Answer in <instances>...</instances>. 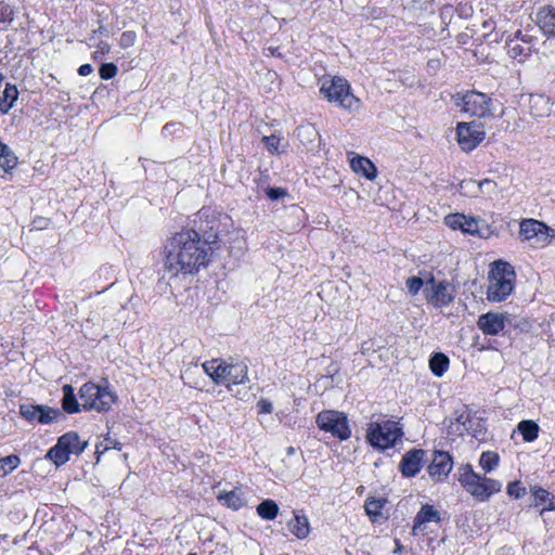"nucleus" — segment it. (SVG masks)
<instances>
[{
  "instance_id": "nucleus-1",
  "label": "nucleus",
  "mask_w": 555,
  "mask_h": 555,
  "mask_svg": "<svg viewBox=\"0 0 555 555\" xmlns=\"http://www.w3.org/2000/svg\"><path fill=\"white\" fill-rule=\"evenodd\" d=\"M211 255L212 247L201 241L196 231L184 227L163 243L160 262L171 279L197 273L208 266Z\"/></svg>"
},
{
  "instance_id": "nucleus-2",
  "label": "nucleus",
  "mask_w": 555,
  "mask_h": 555,
  "mask_svg": "<svg viewBox=\"0 0 555 555\" xmlns=\"http://www.w3.org/2000/svg\"><path fill=\"white\" fill-rule=\"evenodd\" d=\"M231 224L232 221L228 215L211 207H203L190 219L186 227L196 231L201 241H206V244L211 246L214 250L219 236L228 232Z\"/></svg>"
},
{
  "instance_id": "nucleus-3",
  "label": "nucleus",
  "mask_w": 555,
  "mask_h": 555,
  "mask_svg": "<svg viewBox=\"0 0 555 555\" xmlns=\"http://www.w3.org/2000/svg\"><path fill=\"white\" fill-rule=\"evenodd\" d=\"M455 476L462 488L478 502H487L502 490L500 480L476 473L468 463L462 464Z\"/></svg>"
},
{
  "instance_id": "nucleus-4",
  "label": "nucleus",
  "mask_w": 555,
  "mask_h": 555,
  "mask_svg": "<svg viewBox=\"0 0 555 555\" xmlns=\"http://www.w3.org/2000/svg\"><path fill=\"white\" fill-rule=\"evenodd\" d=\"M202 367L216 385H223L228 389L248 382V365L244 361L227 362L217 358L205 361Z\"/></svg>"
},
{
  "instance_id": "nucleus-5",
  "label": "nucleus",
  "mask_w": 555,
  "mask_h": 555,
  "mask_svg": "<svg viewBox=\"0 0 555 555\" xmlns=\"http://www.w3.org/2000/svg\"><path fill=\"white\" fill-rule=\"evenodd\" d=\"M516 274L514 268L504 261H495L490 272L487 299L492 302L505 300L513 292Z\"/></svg>"
},
{
  "instance_id": "nucleus-6",
  "label": "nucleus",
  "mask_w": 555,
  "mask_h": 555,
  "mask_svg": "<svg viewBox=\"0 0 555 555\" xmlns=\"http://www.w3.org/2000/svg\"><path fill=\"white\" fill-rule=\"evenodd\" d=\"M320 93L328 101L347 111H358L361 101L351 93L349 82L341 77L335 76L322 81Z\"/></svg>"
},
{
  "instance_id": "nucleus-7",
  "label": "nucleus",
  "mask_w": 555,
  "mask_h": 555,
  "mask_svg": "<svg viewBox=\"0 0 555 555\" xmlns=\"http://www.w3.org/2000/svg\"><path fill=\"white\" fill-rule=\"evenodd\" d=\"M403 436L398 423L390 420L371 422L366 429V440L375 449L385 450L393 447Z\"/></svg>"
},
{
  "instance_id": "nucleus-8",
  "label": "nucleus",
  "mask_w": 555,
  "mask_h": 555,
  "mask_svg": "<svg viewBox=\"0 0 555 555\" xmlns=\"http://www.w3.org/2000/svg\"><path fill=\"white\" fill-rule=\"evenodd\" d=\"M81 406L86 411L106 412L117 400V396L108 389L94 383H85L79 389Z\"/></svg>"
},
{
  "instance_id": "nucleus-9",
  "label": "nucleus",
  "mask_w": 555,
  "mask_h": 555,
  "mask_svg": "<svg viewBox=\"0 0 555 555\" xmlns=\"http://www.w3.org/2000/svg\"><path fill=\"white\" fill-rule=\"evenodd\" d=\"M88 446L76 431H67L59 437L56 443L48 451L47 456L56 465L67 463L70 455H80Z\"/></svg>"
},
{
  "instance_id": "nucleus-10",
  "label": "nucleus",
  "mask_w": 555,
  "mask_h": 555,
  "mask_svg": "<svg viewBox=\"0 0 555 555\" xmlns=\"http://www.w3.org/2000/svg\"><path fill=\"white\" fill-rule=\"evenodd\" d=\"M315 423L321 430L331 434L339 440H347L351 436L348 418L343 412L334 410L322 411L317 415Z\"/></svg>"
},
{
  "instance_id": "nucleus-11",
  "label": "nucleus",
  "mask_w": 555,
  "mask_h": 555,
  "mask_svg": "<svg viewBox=\"0 0 555 555\" xmlns=\"http://www.w3.org/2000/svg\"><path fill=\"white\" fill-rule=\"evenodd\" d=\"M441 522V515L434 505L424 504L417 512L413 520L412 534L414 537H426L431 542L436 534L435 528L438 529Z\"/></svg>"
},
{
  "instance_id": "nucleus-12",
  "label": "nucleus",
  "mask_w": 555,
  "mask_h": 555,
  "mask_svg": "<svg viewBox=\"0 0 555 555\" xmlns=\"http://www.w3.org/2000/svg\"><path fill=\"white\" fill-rule=\"evenodd\" d=\"M424 296L428 304L436 308L450 305L455 297L454 286L447 280H436L431 273H427Z\"/></svg>"
},
{
  "instance_id": "nucleus-13",
  "label": "nucleus",
  "mask_w": 555,
  "mask_h": 555,
  "mask_svg": "<svg viewBox=\"0 0 555 555\" xmlns=\"http://www.w3.org/2000/svg\"><path fill=\"white\" fill-rule=\"evenodd\" d=\"M456 106L461 111L476 117H487L493 115L492 99L478 91H468L455 100Z\"/></svg>"
},
{
  "instance_id": "nucleus-14",
  "label": "nucleus",
  "mask_w": 555,
  "mask_h": 555,
  "mask_svg": "<svg viewBox=\"0 0 555 555\" xmlns=\"http://www.w3.org/2000/svg\"><path fill=\"white\" fill-rule=\"evenodd\" d=\"M519 235L533 245L546 246L555 237V231L541 221L525 219L520 222Z\"/></svg>"
},
{
  "instance_id": "nucleus-15",
  "label": "nucleus",
  "mask_w": 555,
  "mask_h": 555,
  "mask_svg": "<svg viewBox=\"0 0 555 555\" xmlns=\"http://www.w3.org/2000/svg\"><path fill=\"white\" fill-rule=\"evenodd\" d=\"M537 39L528 33L517 30L505 41L507 54L519 63L525 62L533 52Z\"/></svg>"
},
{
  "instance_id": "nucleus-16",
  "label": "nucleus",
  "mask_w": 555,
  "mask_h": 555,
  "mask_svg": "<svg viewBox=\"0 0 555 555\" xmlns=\"http://www.w3.org/2000/svg\"><path fill=\"white\" fill-rule=\"evenodd\" d=\"M20 415L30 424L48 425L61 415V411L48 405L22 403L18 408Z\"/></svg>"
},
{
  "instance_id": "nucleus-17",
  "label": "nucleus",
  "mask_w": 555,
  "mask_h": 555,
  "mask_svg": "<svg viewBox=\"0 0 555 555\" xmlns=\"http://www.w3.org/2000/svg\"><path fill=\"white\" fill-rule=\"evenodd\" d=\"M456 137L460 147L465 152H470L485 140L486 133L475 122H459Z\"/></svg>"
},
{
  "instance_id": "nucleus-18",
  "label": "nucleus",
  "mask_w": 555,
  "mask_h": 555,
  "mask_svg": "<svg viewBox=\"0 0 555 555\" xmlns=\"http://www.w3.org/2000/svg\"><path fill=\"white\" fill-rule=\"evenodd\" d=\"M453 468L452 456L444 451H435L431 463L427 470L435 482H442L447 479Z\"/></svg>"
},
{
  "instance_id": "nucleus-19",
  "label": "nucleus",
  "mask_w": 555,
  "mask_h": 555,
  "mask_svg": "<svg viewBox=\"0 0 555 555\" xmlns=\"http://www.w3.org/2000/svg\"><path fill=\"white\" fill-rule=\"evenodd\" d=\"M425 454L426 452L422 449L408 451L399 465L402 476L406 478L416 476L423 467Z\"/></svg>"
},
{
  "instance_id": "nucleus-20",
  "label": "nucleus",
  "mask_w": 555,
  "mask_h": 555,
  "mask_svg": "<svg viewBox=\"0 0 555 555\" xmlns=\"http://www.w3.org/2000/svg\"><path fill=\"white\" fill-rule=\"evenodd\" d=\"M506 315L499 312H487L478 318L477 326L485 334L496 336L505 328Z\"/></svg>"
},
{
  "instance_id": "nucleus-21",
  "label": "nucleus",
  "mask_w": 555,
  "mask_h": 555,
  "mask_svg": "<svg viewBox=\"0 0 555 555\" xmlns=\"http://www.w3.org/2000/svg\"><path fill=\"white\" fill-rule=\"evenodd\" d=\"M444 223L453 230H461L470 235L479 233V220L464 214L448 215L444 218Z\"/></svg>"
},
{
  "instance_id": "nucleus-22",
  "label": "nucleus",
  "mask_w": 555,
  "mask_h": 555,
  "mask_svg": "<svg viewBox=\"0 0 555 555\" xmlns=\"http://www.w3.org/2000/svg\"><path fill=\"white\" fill-rule=\"evenodd\" d=\"M348 158L350 168L354 173L361 175L369 180L376 178L377 169L367 157L357 155L354 152H349Z\"/></svg>"
},
{
  "instance_id": "nucleus-23",
  "label": "nucleus",
  "mask_w": 555,
  "mask_h": 555,
  "mask_svg": "<svg viewBox=\"0 0 555 555\" xmlns=\"http://www.w3.org/2000/svg\"><path fill=\"white\" fill-rule=\"evenodd\" d=\"M530 113L534 117H546L555 114V100L544 94L531 95Z\"/></svg>"
},
{
  "instance_id": "nucleus-24",
  "label": "nucleus",
  "mask_w": 555,
  "mask_h": 555,
  "mask_svg": "<svg viewBox=\"0 0 555 555\" xmlns=\"http://www.w3.org/2000/svg\"><path fill=\"white\" fill-rule=\"evenodd\" d=\"M537 24L547 38H555V8L552 5L540 8L537 13Z\"/></svg>"
},
{
  "instance_id": "nucleus-25",
  "label": "nucleus",
  "mask_w": 555,
  "mask_h": 555,
  "mask_svg": "<svg viewBox=\"0 0 555 555\" xmlns=\"http://www.w3.org/2000/svg\"><path fill=\"white\" fill-rule=\"evenodd\" d=\"M457 422L461 423L465 430L478 441H485L487 436L486 423L481 418L469 417V415H460Z\"/></svg>"
},
{
  "instance_id": "nucleus-26",
  "label": "nucleus",
  "mask_w": 555,
  "mask_h": 555,
  "mask_svg": "<svg viewBox=\"0 0 555 555\" xmlns=\"http://www.w3.org/2000/svg\"><path fill=\"white\" fill-rule=\"evenodd\" d=\"M287 527L289 531L300 540L306 539L310 532L308 518L297 512L294 513V517L288 521Z\"/></svg>"
},
{
  "instance_id": "nucleus-27",
  "label": "nucleus",
  "mask_w": 555,
  "mask_h": 555,
  "mask_svg": "<svg viewBox=\"0 0 555 555\" xmlns=\"http://www.w3.org/2000/svg\"><path fill=\"white\" fill-rule=\"evenodd\" d=\"M217 499L221 504L233 511H238L246 504L242 492L237 489L228 492H221L218 494Z\"/></svg>"
},
{
  "instance_id": "nucleus-28",
  "label": "nucleus",
  "mask_w": 555,
  "mask_h": 555,
  "mask_svg": "<svg viewBox=\"0 0 555 555\" xmlns=\"http://www.w3.org/2000/svg\"><path fill=\"white\" fill-rule=\"evenodd\" d=\"M62 409L68 414L80 412V404L76 398L73 386L68 384L64 385L62 387Z\"/></svg>"
},
{
  "instance_id": "nucleus-29",
  "label": "nucleus",
  "mask_w": 555,
  "mask_h": 555,
  "mask_svg": "<svg viewBox=\"0 0 555 555\" xmlns=\"http://www.w3.org/2000/svg\"><path fill=\"white\" fill-rule=\"evenodd\" d=\"M517 430L526 442H532L539 437V425L530 420L521 421L517 425Z\"/></svg>"
},
{
  "instance_id": "nucleus-30",
  "label": "nucleus",
  "mask_w": 555,
  "mask_h": 555,
  "mask_svg": "<svg viewBox=\"0 0 555 555\" xmlns=\"http://www.w3.org/2000/svg\"><path fill=\"white\" fill-rule=\"evenodd\" d=\"M18 91L14 85L8 83L0 95V112L5 114L13 106L16 101Z\"/></svg>"
},
{
  "instance_id": "nucleus-31",
  "label": "nucleus",
  "mask_w": 555,
  "mask_h": 555,
  "mask_svg": "<svg viewBox=\"0 0 555 555\" xmlns=\"http://www.w3.org/2000/svg\"><path fill=\"white\" fill-rule=\"evenodd\" d=\"M500 464V455L494 451H483L479 457V466L485 475L498 468Z\"/></svg>"
},
{
  "instance_id": "nucleus-32",
  "label": "nucleus",
  "mask_w": 555,
  "mask_h": 555,
  "mask_svg": "<svg viewBox=\"0 0 555 555\" xmlns=\"http://www.w3.org/2000/svg\"><path fill=\"white\" fill-rule=\"evenodd\" d=\"M257 514L264 520H273L279 514V506L273 500H264L257 506Z\"/></svg>"
},
{
  "instance_id": "nucleus-33",
  "label": "nucleus",
  "mask_w": 555,
  "mask_h": 555,
  "mask_svg": "<svg viewBox=\"0 0 555 555\" xmlns=\"http://www.w3.org/2000/svg\"><path fill=\"white\" fill-rule=\"evenodd\" d=\"M429 367L436 376H442L449 367V359L443 353H435L429 360Z\"/></svg>"
},
{
  "instance_id": "nucleus-34",
  "label": "nucleus",
  "mask_w": 555,
  "mask_h": 555,
  "mask_svg": "<svg viewBox=\"0 0 555 555\" xmlns=\"http://www.w3.org/2000/svg\"><path fill=\"white\" fill-rule=\"evenodd\" d=\"M21 464V459L16 454H11L0 459V470L5 477Z\"/></svg>"
},
{
  "instance_id": "nucleus-35",
  "label": "nucleus",
  "mask_w": 555,
  "mask_h": 555,
  "mask_svg": "<svg viewBox=\"0 0 555 555\" xmlns=\"http://www.w3.org/2000/svg\"><path fill=\"white\" fill-rule=\"evenodd\" d=\"M89 47L95 49L92 53L93 61L103 60L104 56L111 51V44L105 40H95L93 42H89Z\"/></svg>"
},
{
  "instance_id": "nucleus-36",
  "label": "nucleus",
  "mask_w": 555,
  "mask_h": 555,
  "mask_svg": "<svg viewBox=\"0 0 555 555\" xmlns=\"http://www.w3.org/2000/svg\"><path fill=\"white\" fill-rule=\"evenodd\" d=\"M384 504V500L369 499L364 505L365 512L373 520H376V518L382 514Z\"/></svg>"
},
{
  "instance_id": "nucleus-37",
  "label": "nucleus",
  "mask_w": 555,
  "mask_h": 555,
  "mask_svg": "<svg viewBox=\"0 0 555 555\" xmlns=\"http://www.w3.org/2000/svg\"><path fill=\"white\" fill-rule=\"evenodd\" d=\"M427 274L424 278L411 276L406 280L405 286L411 295H416L422 288H426Z\"/></svg>"
},
{
  "instance_id": "nucleus-38",
  "label": "nucleus",
  "mask_w": 555,
  "mask_h": 555,
  "mask_svg": "<svg viewBox=\"0 0 555 555\" xmlns=\"http://www.w3.org/2000/svg\"><path fill=\"white\" fill-rule=\"evenodd\" d=\"M13 21V11L4 2H0V31L4 30Z\"/></svg>"
},
{
  "instance_id": "nucleus-39",
  "label": "nucleus",
  "mask_w": 555,
  "mask_h": 555,
  "mask_svg": "<svg viewBox=\"0 0 555 555\" xmlns=\"http://www.w3.org/2000/svg\"><path fill=\"white\" fill-rule=\"evenodd\" d=\"M279 422L289 428H294L297 424V415L289 410H281L276 413Z\"/></svg>"
},
{
  "instance_id": "nucleus-40",
  "label": "nucleus",
  "mask_w": 555,
  "mask_h": 555,
  "mask_svg": "<svg viewBox=\"0 0 555 555\" xmlns=\"http://www.w3.org/2000/svg\"><path fill=\"white\" fill-rule=\"evenodd\" d=\"M262 142L269 153L274 154L279 152L281 138L276 134L264 135Z\"/></svg>"
},
{
  "instance_id": "nucleus-41",
  "label": "nucleus",
  "mask_w": 555,
  "mask_h": 555,
  "mask_svg": "<svg viewBox=\"0 0 555 555\" xmlns=\"http://www.w3.org/2000/svg\"><path fill=\"white\" fill-rule=\"evenodd\" d=\"M506 492L511 498L519 499L526 494V488L521 486L520 481H513L507 485Z\"/></svg>"
},
{
  "instance_id": "nucleus-42",
  "label": "nucleus",
  "mask_w": 555,
  "mask_h": 555,
  "mask_svg": "<svg viewBox=\"0 0 555 555\" xmlns=\"http://www.w3.org/2000/svg\"><path fill=\"white\" fill-rule=\"evenodd\" d=\"M117 66L113 63H103L100 67V77L104 80L112 79L117 74Z\"/></svg>"
},
{
  "instance_id": "nucleus-43",
  "label": "nucleus",
  "mask_w": 555,
  "mask_h": 555,
  "mask_svg": "<svg viewBox=\"0 0 555 555\" xmlns=\"http://www.w3.org/2000/svg\"><path fill=\"white\" fill-rule=\"evenodd\" d=\"M531 493L534 498V504L539 505L542 503H547L550 499V492L541 487L531 488Z\"/></svg>"
},
{
  "instance_id": "nucleus-44",
  "label": "nucleus",
  "mask_w": 555,
  "mask_h": 555,
  "mask_svg": "<svg viewBox=\"0 0 555 555\" xmlns=\"http://www.w3.org/2000/svg\"><path fill=\"white\" fill-rule=\"evenodd\" d=\"M137 40V34L132 30L124 31L119 38V46L122 49L130 48L134 44Z\"/></svg>"
},
{
  "instance_id": "nucleus-45",
  "label": "nucleus",
  "mask_w": 555,
  "mask_h": 555,
  "mask_svg": "<svg viewBox=\"0 0 555 555\" xmlns=\"http://www.w3.org/2000/svg\"><path fill=\"white\" fill-rule=\"evenodd\" d=\"M108 33V28L102 22H99V27L91 31L88 41L93 42L95 40H102L100 37H107Z\"/></svg>"
},
{
  "instance_id": "nucleus-46",
  "label": "nucleus",
  "mask_w": 555,
  "mask_h": 555,
  "mask_svg": "<svg viewBox=\"0 0 555 555\" xmlns=\"http://www.w3.org/2000/svg\"><path fill=\"white\" fill-rule=\"evenodd\" d=\"M257 410L260 414H270L273 411V405L270 400L262 398L257 402Z\"/></svg>"
},
{
  "instance_id": "nucleus-47",
  "label": "nucleus",
  "mask_w": 555,
  "mask_h": 555,
  "mask_svg": "<svg viewBox=\"0 0 555 555\" xmlns=\"http://www.w3.org/2000/svg\"><path fill=\"white\" fill-rule=\"evenodd\" d=\"M266 194L270 199L275 201L284 197L286 195V191L282 188H268Z\"/></svg>"
},
{
  "instance_id": "nucleus-48",
  "label": "nucleus",
  "mask_w": 555,
  "mask_h": 555,
  "mask_svg": "<svg viewBox=\"0 0 555 555\" xmlns=\"http://www.w3.org/2000/svg\"><path fill=\"white\" fill-rule=\"evenodd\" d=\"M93 70L92 66L90 64H83L78 68V74L80 76H88Z\"/></svg>"
},
{
  "instance_id": "nucleus-49",
  "label": "nucleus",
  "mask_w": 555,
  "mask_h": 555,
  "mask_svg": "<svg viewBox=\"0 0 555 555\" xmlns=\"http://www.w3.org/2000/svg\"><path fill=\"white\" fill-rule=\"evenodd\" d=\"M545 511H555V495L550 494L547 506L541 511V514H543Z\"/></svg>"
},
{
  "instance_id": "nucleus-50",
  "label": "nucleus",
  "mask_w": 555,
  "mask_h": 555,
  "mask_svg": "<svg viewBox=\"0 0 555 555\" xmlns=\"http://www.w3.org/2000/svg\"><path fill=\"white\" fill-rule=\"evenodd\" d=\"M482 27L486 30H494V28H495L494 22L492 20L485 21L483 24H482Z\"/></svg>"
},
{
  "instance_id": "nucleus-51",
  "label": "nucleus",
  "mask_w": 555,
  "mask_h": 555,
  "mask_svg": "<svg viewBox=\"0 0 555 555\" xmlns=\"http://www.w3.org/2000/svg\"><path fill=\"white\" fill-rule=\"evenodd\" d=\"M503 37H504V33H502L500 37H499L498 33H495V38L493 39V41L499 42V41L503 40Z\"/></svg>"
},
{
  "instance_id": "nucleus-52",
  "label": "nucleus",
  "mask_w": 555,
  "mask_h": 555,
  "mask_svg": "<svg viewBox=\"0 0 555 555\" xmlns=\"http://www.w3.org/2000/svg\"><path fill=\"white\" fill-rule=\"evenodd\" d=\"M490 183H491V181H489V180H483V181H481V182L479 183V188H482L485 184H490Z\"/></svg>"
},
{
  "instance_id": "nucleus-53",
  "label": "nucleus",
  "mask_w": 555,
  "mask_h": 555,
  "mask_svg": "<svg viewBox=\"0 0 555 555\" xmlns=\"http://www.w3.org/2000/svg\"><path fill=\"white\" fill-rule=\"evenodd\" d=\"M170 126H171L170 124H166V125L164 126V128H163V131L168 130Z\"/></svg>"
},
{
  "instance_id": "nucleus-54",
  "label": "nucleus",
  "mask_w": 555,
  "mask_h": 555,
  "mask_svg": "<svg viewBox=\"0 0 555 555\" xmlns=\"http://www.w3.org/2000/svg\"><path fill=\"white\" fill-rule=\"evenodd\" d=\"M400 548H401V545L399 544V542H397V550H396V552H399Z\"/></svg>"
},
{
  "instance_id": "nucleus-55",
  "label": "nucleus",
  "mask_w": 555,
  "mask_h": 555,
  "mask_svg": "<svg viewBox=\"0 0 555 555\" xmlns=\"http://www.w3.org/2000/svg\"><path fill=\"white\" fill-rule=\"evenodd\" d=\"M294 449L289 448L288 453H293Z\"/></svg>"
},
{
  "instance_id": "nucleus-56",
  "label": "nucleus",
  "mask_w": 555,
  "mask_h": 555,
  "mask_svg": "<svg viewBox=\"0 0 555 555\" xmlns=\"http://www.w3.org/2000/svg\"><path fill=\"white\" fill-rule=\"evenodd\" d=\"M189 555H197V554H189Z\"/></svg>"
}]
</instances>
